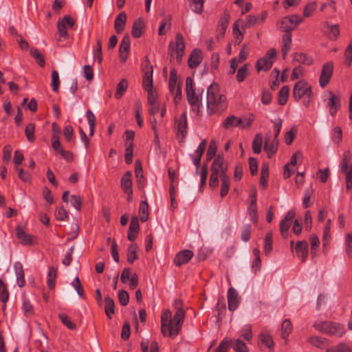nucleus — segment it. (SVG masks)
Returning <instances> with one entry per match:
<instances>
[{
	"instance_id": "nucleus-1",
	"label": "nucleus",
	"mask_w": 352,
	"mask_h": 352,
	"mask_svg": "<svg viewBox=\"0 0 352 352\" xmlns=\"http://www.w3.org/2000/svg\"><path fill=\"white\" fill-rule=\"evenodd\" d=\"M176 311L173 318L169 309L164 310L161 316V331L164 336L175 338L182 329L185 311L179 300H175Z\"/></svg>"
},
{
	"instance_id": "nucleus-2",
	"label": "nucleus",
	"mask_w": 352,
	"mask_h": 352,
	"mask_svg": "<svg viewBox=\"0 0 352 352\" xmlns=\"http://www.w3.org/2000/svg\"><path fill=\"white\" fill-rule=\"evenodd\" d=\"M228 163L223 157L218 155L211 165V174L209 179V186L215 188L219 186V178L221 181L220 196L224 197L228 193L230 179L227 175Z\"/></svg>"
},
{
	"instance_id": "nucleus-3",
	"label": "nucleus",
	"mask_w": 352,
	"mask_h": 352,
	"mask_svg": "<svg viewBox=\"0 0 352 352\" xmlns=\"http://www.w3.org/2000/svg\"><path fill=\"white\" fill-rule=\"evenodd\" d=\"M227 108L225 95L221 93L217 84H211L207 89V111L210 114L221 113Z\"/></svg>"
},
{
	"instance_id": "nucleus-4",
	"label": "nucleus",
	"mask_w": 352,
	"mask_h": 352,
	"mask_svg": "<svg viewBox=\"0 0 352 352\" xmlns=\"http://www.w3.org/2000/svg\"><path fill=\"white\" fill-rule=\"evenodd\" d=\"M186 89L187 99L189 104L191 106L192 111L198 114L202 107V94L204 89L195 90L194 88V82L190 77H187L186 79Z\"/></svg>"
},
{
	"instance_id": "nucleus-5",
	"label": "nucleus",
	"mask_w": 352,
	"mask_h": 352,
	"mask_svg": "<svg viewBox=\"0 0 352 352\" xmlns=\"http://www.w3.org/2000/svg\"><path fill=\"white\" fill-rule=\"evenodd\" d=\"M315 329L322 333L340 338L346 332L344 326L340 323L324 321L314 325Z\"/></svg>"
},
{
	"instance_id": "nucleus-6",
	"label": "nucleus",
	"mask_w": 352,
	"mask_h": 352,
	"mask_svg": "<svg viewBox=\"0 0 352 352\" xmlns=\"http://www.w3.org/2000/svg\"><path fill=\"white\" fill-rule=\"evenodd\" d=\"M185 49L184 39L181 33H177L175 36V41H170L168 44V55L170 60L173 58L174 53L176 54V60L180 63L184 56Z\"/></svg>"
},
{
	"instance_id": "nucleus-7",
	"label": "nucleus",
	"mask_w": 352,
	"mask_h": 352,
	"mask_svg": "<svg viewBox=\"0 0 352 352\" xmlns=\"http://www.w3.org/2000/svg\"><path fill=\"white\" fill-rule=\"evenodd\" d=\"M276 50L274 48L270 49L265 55L256 61V67L258 72L270 69L276 57Z\"/></svg>"
},
{
	"instance_id": "nucleus-8",
	"label": "nucleus",
	"mask_w": 352,
	"mask_h": 352,
	"mask_svg": "<svg viewBox=\"0 0 352 352\" xmlns=\"http://www.w3.org/2000/svg\"><path fill=\"white\" fill-rule=\"evenodd\" d=\"M292 95L294 99L297 102L304 96L312 95L311 86L306 82L300 80L294 85Z\"/></svg>"
},
{
	"instance_id": "nucleus-9",
	"label": "nucleus",
	"mask_w": 352,
	"mask_h": 352,
	"mask_svg": "<svg viewBox=\"0 0 352 352\" xmlns=\"http://www.w3.org/2000/svg\"><path fill=\"white\" fill-rule=\"evenodd\" d=\"M302 21V18L297 14H292L283 17L280 21V28L285 33L291 32Z\"/></svg>"
},
{
	"instance_id": "nucleus-10",
	"label": "nucleus",
	"mask_w": 352,
	"mask_h": 352,
	"mask_svg": "<svg viewBox=\"0 0 352 352\" xmlns=\"http://www.w3.org/2000/svg\"><path fill=\"white\" fill-rule=\"evenodd\" d=\"M75 23L76 21L69 15H65L61 19L58 21L57 28L60 37L58 41H61V38H67L68 37L67 29L72 28Z\"/></svg>"
},
{
	"instance_id": "nucleus-11",
	"label": "nucleus",
	"mask_w": 352,
	"mask_h": 352,
	"mask_svg": "<svg viewBox=\"0 0 352 352\" xmlns=\"http://www.w3.org/2000/svg\"><path fill=\"white\" fill-rule=\"evenodd\" d=\"M175 129L177 136L184 140L188 134V121L186 112L182 113L179 118H175Z\"/></svg>"
},
{
	"instance_id": "nucleus-12",
	"label": "nucleus",
	"mask_w": 352,
	"mask_h": 352,
	"mask_svg": "<svg viewBox=\"0 0 352 352\" xmlns=\"http://www.w3.org/2000/svg\"><path fill=\"white\" fill-rule=\"evenodd\" d=\"M333 72V63L327 62L322 65V71L319 78V85L324 88L329 82Z\"/></svg>"
},
{
	"instance_id": "nucleus-13",
	"label": "nucleus",
	"mask_w": 352,
	"mask_h": 352,
	"mask_svg": "<svg viewBox=\"0 0 352 352\" xmlns=\"http://www.w3.org/2000/svg\"><path fill=\"white\" fill-rule=\"evenodd\" d=\"M328 94L329 98L327 100V106L329 108V114L334 117L341 107V97L331 91L328 92Z\"/></svg>"
},
{
	"instance_id": "nucleus-14",
	"label": "nucleus",
	"mask_w": 352,
	"mask_h": 352,
	"mask_svg": "<svg viewBox=\"0 0 352 352\" xmlns=\"http://www.w3.org/2000/svg\"><path fill=\"white\" fill-rule=\"evenodd\" d=\"M278 147V140L272 137L271 131H268L265 134L264 150L267 153V157L270 158L274 155Z\"/></svg>"
},
{
	"instance_id": "nucleus-15",
	"label": "nucleus",
	"mask_w": 352,
	"mask_h": 352,
	"mask_svg": "<svg viewBox=\"0 0 352 352\" xmlns=\"http://www.w3.org/2000/svg\"><path fill=\"white\" fill-rule=\"evenodd\" d=\"M131 177V173L126 171L121 178L120 186L124 192L127 195L126 199L128 201H131L133 195Z\"/></svg>"
},
{
	"instance_id": "nucleus-16",
	"label": "nucleus",
	"mask_w": 352,
	"mask_h": 352,
	"mask_svg": "<svg viewBox=\"0 0 352 352\" xmlns=\"http://www.w3.org/2000/svg\"><path fill=\"white\" fill-rule=\"evenodd\" d=\"M295 212L292 210L287 212L284 219L280 223V231L282 236L285 239L288 235V230L295 217Z\"/></svg>"
},
{
	"instance_id": "nucleus-17",
	"label": "nucleus",
	"mask_w": 352,
	"mask_h": 352,
	"mask_svg": "<svg viewBox=\"0 0 352 352\" xmlns=\"http://www.w3.org/2000/svg\"><path fill=\"white\" fill-rule=\"evenodd\" d=\"M193 252L190 250H184L178 252L174 258V264L179 267L188 263L193 256Z\"/></svg>"
},
{
	"instance_id": "nucleus-18",
	"label": "nucleus",
	"mask_w": 352,
	"mask_h": 352,
	"mask_svg": "<svg viewBox=\"0 0 352 352\" xmlns=\"http://www.w3.org/2000/svg\"><path fill=\"white\" fill-rule=\"evenodd\" d=\"M131 39L128 34H125L120 42L119 47L120 59L122 62H125L127 59L128 53L130 50Z\"/></svg>"
},
{
	"instance_id": "nucleus-19",
	"label": "nucleus",
	"mask_w": 352,
	"mask_h": 352,
	"mask_svg": "<svg viewBox=\"0 0 352 352\" xmlns=\"http://www.w3.org/2000/svg\"><path fill=\"white\" fill-rule=\"evenodd\" d=\"M203 59V54L199 49H194L188 60V65L190 69H195L201 63Z\"/></svg>"
},
{
	"instance_id": "nucleus-20",
	"label": "nucleus",
	"mask_w": 352,
	"mask_h": 352,
	"mask_svg": "<svg viewBox=\"0 0 352 352\" xmlns=\"http://www.w3.org/2000/svg\"><path fill=\"white\" fill-rule=\"evenodd\" d=\"M228 309L230 311H234L239 305V294L236 290L230 287L228 291Z\"/></svg>"
},
{
	"instance_id": "nucleus-21",
	"label": "nucleus",
	"mask_w": 352,
	"mask_h": 352,
	"mask_svg": "<svg viewBox=\"0 0 352 352\" xmlns=\"http://www.w3.org/2000/svg\"><path fill=\"white\" fill-rule=\"evenodd\" d=\"M146 66L147 71L144 73L142 85L145 90L148 91L153 89V67L148 60H147Z\"/></svg>"
},
{
	"instance_id": "nucleus-22",
	"label": "nucleus",
	"mask_w": 352,
	"mask_h": 352,
	"mask_svg": "<svg viewBox=\"0 0 352 352\" xmlns=\"http://www.w3.org/2000/svg\"><path fill=\"white\" fill-rule=\"evenodd\" d=\"M297 256L305 262L308 256V243L306 241H298L295 246Z\"/></svg>"
},
{
	"instance_id": "nucleus-23",
	"label": "nucleus",
	"mask_w": 352,
	"mask_h": 352,
	"mask_svg": "<svg viewBox=\"0 0 352 352\" xmlns=\"http://www.w3.org/2000/svg\"><path fill=\"white\" fill-rule=\"evenodd\" d=\"M267 16V11H262L258 15H248L246 16L245 20V25L246 27L250 28L257 23L263 22Z\"/></svg>"
},
{
	"instance_id": "nucleus-24",
	"label": "nucleus",
	"mask_w": 352,
	"mask_h": 352,
	"mask_svg": "<svg viewBox=\"0 0 352 352\" xmlns=\"http://www.w3.org/2000/svg\"><path fill=\"white\" fill-rule=\"evenodd\" d=\"M292 33L287 32L283 35L281 41V52L283 58H285L292 48Z\"/></svg>"
},
{
	"instance_id": "nucleus-25",
	"label": "nucleus",
	"mask_w": 352,
	"mask_h": 352,
	"mask_svg": "<svg viewBox=\"0 0 352 352\" xmlns=\"http://www.w3.org/2000/svg\"><path fill=\"white\" fill-rule=\"evenodd\" d=\"M16 234L22 245H31L33 244V236L26 233L20 226L16 228Z\"/></svg>"
},
{
	"instance_id": "nucleus-26",
	"label": "nucleus",
	"mask_w": 352,
	"mask_h": 352,
	"mask_svg": "<svg viewBox=\"0 0 352 352\" xmlns=\"http://www.w3.org/2000/svg\"><path fill=\"white\" fill-rule=\"evenodd\" d=\"M14 272L16 276V282L19 287H23L25 284V273L22 264L16 262L14 265Z\"/></svg>"
},
{
	"instance_id": "nucleus-27",
	"label": "nucleus",
	"mask_w": 352,
	"mask_h": 352,
	"mask_svg": "<svg viewBox=\"0 0 352 352\" xmlns=\"http://www.w3.org/2000/svg\"><path fill=\"white\" fill-rule=\"evenodd\" d=\"M242 124V119L237 118L234 116H230L227 117L222 122V126L225 129H230L234 127L241 126Z\"/></svg>"
},
{
	"instance_id": "nucleus-28",
	"label": "nucleus",
	"mask_w": 352,
	"mask_h": 352,
	"mask_svg": "<svg viewBox=\"0 0 352 352\" xmlns=\"http://www.w3.org/2000/svg\"><path fill=\"white\" fill-rule=\"evenodd\" d=\"M126 14L124 12H120L114 21V28L118 34H120L124 29L126 22Z\"/></svg>"
},
{
	"instance_id": "nucleus-29",
	"label": "nucleus",
	"mask_w": 352,
	"mask_h": 352,
	"mask_svg": "<svg viewBox=\"0 0 352 352\" xmlns=\"http://www.w3.org/2000/svg\"><path fill=\"white\" fill-rule=\"evenodd\" d=\"M298 63L306 65H311L314 60L311 56L302 52H296L293 55V63Z\"/></svg>"
},
{
	"instance_id": "nucleus-30",
	"label": "nucleus",
	"mask_w": 352,
	"mask_h": 352,
	"mask_svg": "<svg viewBox=\"0 0 352 352\" xmlns=\"http://www.w3.org/2000/svg\"><path fill=\"white\" fill-rule=\"evenodd\" d=\"M230 14L225 12L221 17L217 28V32L219 36H223L226 32V30L229 25Z\"/></svg>"
},
{
	"instance_id": "nucleus-31",
	"label": "nucleus",
	"mask_w": 352,
	"mask_h": 352,
	"mask_svg": "<svg viewBox=\"0 0 352 352\" xmlns=\"http://www.w3.org/2000/svg\"><path fill=\"white\" fill-rule=\"evenodd\" d=\"M57 277V269L53 266L49 267L47 274V286L50 289H52L54 288L56 285V280Z\"/></svg>"
},
{
	"instance_id": "nucleus-32",
	"label": "nucleus",
	"mask_w": 352,
	"mask_h": 352,
	"mask_svg": "<svg viewBox=\"0 0 352 352\" xmlns=\"http://www.w3.org/2000/svg\"><path fill=\"white\" fill-rule=\"evenodd\" d=\"M143 27L144 23L141 19L134 21L132 27V35L134 38H138L142 36Z\"/></svg>"
},
{
	"instance_id": "nucleus-33",
	"label": "nucleus",
	"mask_w": 352,
	"mask_h": 352,
	"mask_svg": "<svg viewBox=\"0 0 352 352\" xmlns=\"http://www.w3.org/2000/svg\"><path fill=\"white\" fill-rule=\"evenodd\" d=\"M114 301L113 298L109 296H106L104 298V311L107 316L111 319V315L114 314Z\"/></svg>"
},
{
	"instance_id": "nucleus-34",
	"label": "nucleus",
	"mask_w": 352,
	"mask_h": 352,
	"mask_svg": "<svg viewBox=\"0 0 352 352\" xmlns=\"http://www.w3.org/2000/svg\"><path fill=\"white\" fill-rule=\"evenodd\" d=\"M135 173L137 178L138 185L142 187L144 186L145 181L142 174V168L140 161H136L135 164Z\"/></svg>"
},
{
	"instance_id": "nucleus-35",
	"label": "nucleus",
	"mask_w": 352,
	"mask_h": 352,
	"mask_svg": "<svg viewBox=\"0 0 352 352\" xmlns=\"http://www.w3.org/2000/svg\"><path fill=\"white\" fill-rule=\"evenodd\" d=\"M289 93V87L287 85L281 87L278 92V102L280 105L286 104Z\"/></svg>"
},
{
	"instance_id": "nucleus-36",
	"label": "nucleus",
	"mask_w": 352,
	"mask_h": 352,
	"mask_svg": "<svg viewBox=\"0 0 352 352\" xmlns=\"http://www.w3.org/2000/svg\"><path fill=\"white\" fill-rule=\"evenodd\" d=\"M138 245L135 243H132L129 245L127 249V261L132 264L135 259L138 258L137 251Z\"/></svg>"
},
{
	"instance_id": "nucleus-37",
	"label": "nucleus",
	"mask_w": 352,
	"mask_h": 352,
	"mask_svg": "<svg viewBox=\"0 0 352 352\" xmlns=\"http://www.w3.org/2000/svg\"><path fill=\"white\" fill-rule=\"evenodd\" d=\"M179 82H177V77L176 71L173 69L170 72L168 89L170 93H175L177 86Z\"/></svg>"
},
{
	"instance_id": "nucleus-38",
	"label": "nucleus",
	"mask_w": 352,
	"mask_h": 352,
	"mask_svg": "<svg viewBox=\"0 0 352 352\" xmlns=\"http://www.w3.org/2000/svg\"><path fill=\"white\" fill-rule=\"evenodd\" d=\"M259 340L260 342L265 344L268 349H272L274 348V341L272 337L270 334L267 333H261L259 335Z\"/></svg>"
},
{
	"instance_id": "nucleus-39",
	"label": "nucleus",
	"mask_w": 352,
	"mask_h": 352,
	"mask_svg": "<svg viewBox=\"0 0 352 352\" xmlns=\"http://www.w3.org/2000/svg\"><path fill=\"white\" fill-rule=\"evenodd\" d=\"M263 144V136L260 133H257L252 142V150L255 154H259L261 152Z\"/></svg>"
},
{
	"instance_id": "nucleus-40",
	"label": "nucleus",
	"mask_w": 352,
	"mask_h": 352,
	"mask_svg": "<svg viewBox=\"0 0 352 352\" xmlns=\"http://www.w3.org/2000/svg\"><path fill=\"white\" fill-rule=\"evenodd\" d=\"M292 330V322L289 319L283 320L281 326V336L283 339H287Z\"/></svg>"
},
{
	"instance_id": "nucleus-41",
	"label": "nucleus",
	"mask_w": 352,
	"mask_h": 352,
	"mask_svg": "<svg viewBox=\"0 0 352 352\" xmlns=\"http://www.w3.org/2000/svg\"><path fill=\"white\" fill-rule=\"evenodd\" d=\"M139 213L140 220L142 222L146 221L148 217V205L146 201H142L139 207Z\"/></svg>"
},
{
	"instance_id": "nucleus-42",
	"label": "nucleus",
	"mask_w": 352,
	"mask_h": 352,
	"mask_svg": "<svg viewBox=\"0 0 352 352\" xmlns=\"http://www.w3.org/2000/svg\"><path fill=\"white\" fill-rule=\"evenodd\" d=\"M30 54L36 60L37 63L41 67H44L45 63V58L38 49H36V48L30 49Z\"/></svg>"
},
{
	"instance_id": "nucleus-43",
	"label": "nucleus",
	"mask_w": 352,
	"mask_h": 352,
	"mask_svg": "<svg viewBox=\"0 0 352 352\" xmlns=\"http://www.w3.org/2000/svg\"><path fill=\"white\" fill-rule=\"evenodd\" d=\"M86 117L88 121L89 127V135L91 136L94 133L95 125H96V116L94 113L88 109L86 113Z\"/></svg>"
},
{
	"instance_id": "nucleus-44",
	"label": "nucleus",
	"mask_w": 352,
	"mask_h": 352,
	"mask_svg": "<svg viewBox=\"0 0 352 352\" xmlns=\"http://www.w3.org/2000/svg\"><path fill=\"white\" fill-rule=\"evenodd\" d=\"M204 0H190V7L192 12L196 14H201L203 12Z\"/></svg>"
},
{
	"instance_id": "nucleus-45",
	"label": "nucleus",
	"mask_w": 352,
	"mask_h": 352,
	"mask_svg": "<svg viewBox=\"0 0 352 352\" xmlns=\"http://www.w3.org/2000/svg\"><path fill=\"white\" fill-rule=\"evenodd\" d=\"M128 87V82L126 80L122 79L117 85L116 91L115 93V97L118 99L121 98Z\"/></svg>"
},
{
	"instance_id": "nucleus-46",
	"label": "nucleus",
	"mask_w": 352,
	"mask_h": 352,
	"mask_svg": "<svg viewBox=\"0 0 352 352\" xmlns=\"http://www.w3.org/2000/svg\"><path fill=\"white\" fill-rule=\"evenodd\" d=\"M94 56L98 63L102 61V38H98L96 49L94 50Z\"/></svg>"
},
{
	"instance_id": "nucleus-47",
	"label": "nucleus",
	"mask_w": 352,
	"mask_h": 352,
	"mask_svg": "<svg viewBox=\"0 0 352 352\" xmlns=\"http://www.w3.org/2000/svg\"><path fill=\"white\" fill-rule=\"evenodd\" d=\"M272 250V233L266 234L264 239V252L265 255H268Z\"/></svg>"
},
{
	"instance_id": "nucleus-48",
	"label": "nucleus",
	"mask_w": 352,
	"mask_h": 352,
	"mask_svg": "<svg viewBox=\"0 0 352 352\" xmlns=\"http://www.w3.org/2000/svg\"><path fill=\"white\" fill-rule=\"evenodd\" d=\"M327 352H352L351 349L344 343L341 342L327 349Z\"/></svg>"
},
{
	"instance_id": "nucleus-49",
	"label": "nucleus",
	"mask_w": 352,
	"mask_h": 352,
	"mask_svg": "<svg viewBox=\"0 0 352 352\" xmlns=\"http://www.w3.org/2000/svg\"><path fill=\"white\" fill-rule=\"evenodd\" d=\"M246 28L245 22H244L242 19H239L234 23L233 34H237L239 33H242L244 34L245 29Z\"/></svg>"
},
{
	"instance_id": "nucleus-50",
	"label": "nucleus",
	"mask_w": 352,
	"mask_h": 352,
	"mask_svg": "<svg viewBox=\"0 0 352 352\" xmlns=\"http://www.w3.org/2000/svg\"><path fill=\"white\" fill-rule=\"evenodd\" d=\"M35 125L33 123H29L25 129V135L29 142H32L35 140L34 135Z\"/></svg>"
},
{
	"instance_id": "nucleus-51",
	"label": "nucleus",
	"mask_w": 352,
	"mask_h": 352,
	"mask_svg": "<svg viewBox=\"0 0 352 352\" xmlns=\"http://www.w3.org/2000/svg\"><path fill=\"white\" fill-rule=\"evenodd\" d=\"M58 318L62 323L66 326L70 330H74L76 329V324H74L70 320L68 316L65 314H60Z\"/></svg>"
},
{
	"instance_id": "nucleus-52",
	"label": "nucleus",
	"mask_w": 352,
	"mask_h": 352,
	"mask_svg": "<svg viewBox=\"0 0 352 352\" xmlns=\"http://www.w3.org/2000/svg\"><path fill=\"white\" fill-rule=\"evenodd\" d=\"M52 88L54 92H58L60 85L59 74L56 70H53L52 72Z\"/></svg>"
},
{
	"instance_id": "nucleus-53",
	"label": "nucleus",
	"mask_w": 352,
	"mask_h": 352,
	"mask_svg": "<svg viewBox=\"0 0 352 352\" xmlns=\"http://www.w3.org/2000/svg\"><path fill=\"white\" fill-rule=\"evenodd\" d=\"M248 212L249 214L251 217L252 221L254 223L257 222L258 217H257V207L256 204H255V200H251V203L248 206Z\"/></svg>"
},
{
	"instance_id": "nucleus-54",
	"label": "nucleus",
	"mask_w": 352,
	"mask_h": 352,
	"mask_svg": "<svg viewBox=\"0 0 352 352\" xmlns=\"http://www.w3.org/2000/svg\"><path fill=\"white\" fill-rule=\"evenodd\" d=\"M133 142H129L125 148L124 160L127 164H130L133 161Z\"/></svg>"
},
{
	"instance_id": "nucleus-55",
	"label": "nucleus",
	"mask_w": 352,
	"mask_h": 352,
	"mask_svg": "<svg viewBox=\"0 0 352 352\" xmlns=\"http://www.w3.org/2000/svg\"><path fill=\"white\" fill-rule=\"evenodd\" d=\"M22 309L24 314L26 316H31L34 314V308L32 304L30 303V300L25 298H24L23 300Z\"/></svg>"
},
{
	"instance_id": "nucleus-56",
	"label": "nucleus",
	"mask_w": 352,
	"mask_h": 352,
	"mask_svg": "<svg viewBox=\"0 0 352 352\" xmlns=\"http://www.w3.org/2000/svg\"><path fill=\"white\" fill-rule=\"evenodd\" d=\"M248 64H245L237 71L236 79L239 82H243L248 76Z\"/></svg>"
},
{
	"instance_id": "nucleus-57",
	"label": "nucleus",
	"mask_w": 352,
	"mask_h": 352,
	"mask_svg": "<svg viewBox=\"0 0 352 352\" xmlns=\"http://www.w3.org/2000/svg\"><path fill=\"white\" fill-rule=\"evenodd\" d=\"M351 153L349 151H345L343 155V158L340 164L341 170L346 171L349 168L351 161Z\"/></svg>"
},
{
	"instance_id": "nucleus-58",
	"label": "nucleus",
	"mask_w": 352,
	"mask_h": 352,
	"mask_svg": "<svg viewBox=\"0 0 352 352\" xmlns=\"http://www.w3.org/2000/svg\"><path fill=\"white\" fill-rule=\"evenodd\" d=\"M251 232H252L251 225L250 224L245 225L243 227L242 231H241V240L243 241L244 242H248L250 239Z\"/></svg>"
},
{
	"instance_id": "nucleus-59",
	"label": "nucleus",
	"mask_w": 352,
	"mask_h": 352,
	"mask_svg": "<svg viewBox=\"0 0 352 352\" xmlns=\"http://www.w3.org/2000/svg\"><path fill=\"white\" fill-rule=\"evenodd\" d=\"M308 342L318 348H323L325 345V339L318 336L309 337Z\"/></svg>"
},
{
	"instance_id": "nucleus-60",
	"label": "nucleus",
	"mask_w": 352,
	"mask_h": 352,
	"mask_svg": "<svg viewBox=\"0 0 352 352\" xmlns=\"http://www.w3.org/2000/svg\"><path fill=\"white\" fill-rule=\"evenodd\" d=\"M55 217L57 220L65 221L69 218L67 211L63 206L59 207L55 212Z\"/></svg>"
},
{
	"instance_id": "nucleus-61",
	"label": "nucleus",
	"mask_w": 352,
	"mask_h": 352,
	"mask_svg": "<svg viewBox=\"0 0 352 352\" xmlns=\"http://www.w3.org/2000/svg\"><path fill=\"white\" fill-rule=\"evenodd\" d=\"M232 348L235 352H248V346L240 339L236 340Z\"/></svg>"
},
{
	"instance_id": "nucleus-62",
	"label": "nucleus",
	"mask_w": 352,
	"mask_h": 352,
	"mask_svg": "<svg viewBox=\"0 0 352 352\" xmlns=\"http://www.w3.org/2000/svg\"><path fill=\"white\" fill-rule=\"evenodd\" d=\"M296 129L295 126L291 128V129L285 134V142L286 144L290 145L294 141L296 135Z\"/></svg>"
},
{
	"instance_id": "nucleus-63",
	"label": "nucleus",
	"mask_w": 352,
	"mask_h": 352,
	"mask_svg": "<svg viewBox=\"0 0 352 352\" xmlns=\"http://www.w3.org/2000/svg\"><path fill=\"white\" fill-rule=\"evenodd\" d=\"M231 345V340L224 339L216 348L214 352H228Z\"/></svg>"
},
{
	"instance_id": "nucleus-64",
	"label": "nucleus",
	"mask_w": 352,
	"mask_h": 352,
	"mask_svg": "<svg viewBox=\"0 0 352 352\" xmlns=\"http://www.w3.org/2000/svg\"><path fill=\"white\" fill-rule=\"evenodd\" d=\"M72 285L74 287V288L76 289V292L78 293V296L81 298H84V290L82 287L80 279L78 277H76L72 283Z\"/></svg>"
}]
</instances>
